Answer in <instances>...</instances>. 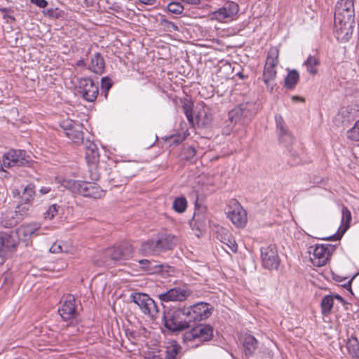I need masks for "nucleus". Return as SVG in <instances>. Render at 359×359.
<instances>
[{"label": "nucleus", "mask_w": 359, "mask_h": 359, "mask_svg": "<svg viewBox=\"0 0 359 359\" xmlns=\"http://www.w3.org/2000/svg\"><path fill=\"white\" fill-rule=\"evenodd\" d=\"M354 27V8L352 0H340L335 6L334 34L341 43L348 42Z\"/></svg>", "instance_id": "nucleus-1"}, {"label": "nucleus", "mask_w": 359, "mask_h": 359, "mask_svg": "<svg viewBox=\"0 0 359 359\" xmlns=\"http://www.w3.org/2000/svg\"><path fill=\"white\" fill-rule=\"evenodd\" d=\"M165 327L172 331H181L189 327L184 308L169 309L163 312Z\"/></svg>", "instance_id": "nucleus-2"}, {"label": "nucleus", "mask_w": 359, "mask_h": 359, "mask_svg": "<svg viewBox=\"0 0 359 359\" xmlns=\"http://www.w3.org/2000/svg\"><path fill=\"white\" fill-rule=\"evenodd\" d=\"M31 162V156L25 150L11 149L3 155L0 167L4 171V168L29 166Z\"/></svg>", "instance_id": "nucleus-3"}, {"label": "nucleus", "mask_w": 359, "mask_h": 359, "mask_svg": "<svg viewBox=\"0 0 359 359\" xmlns=\"http://www.w3.org/2000/svg\"><path fill=\"white\" fill-rule=\"evenodd\" d=\"M251 107L248 103H243L229 111L228 127L230 130H233L236 124L243 126L251 120L252 116Z\"/></svg>", "instance_id": "nucleus-4"}, {"label": "nucleus", "mask_w": 359, "mask_h": 359, "mask_svg": "<svg viewBox=\"0 0 359 359\" xmlns=\"http://www.w3.org/2000/svg\"><path fill=\"white\" fill-rule=\"evenodd\" d=\"M184 309L190 327L191 323H196L208 318L212 314V307L208 303L201 302Z\"/></svg>", "instance_id": "nucleus-5"}, {"label": "nucleus", "mask_w": 359, "mask_h": 359, "mask_svg": "<svg viewBox=\"0 0 359 359\" xmlns=\"http://www.w3.org/2000/svg\"><path fill=\"white\" fill-rule=\"evenodd\" d=\"M213 337V327L209 324H198L183 334L184 342L198 339L199 341H208Z\"/></svg>", "instance_id": "nucleus-6"}, {"label": "nucleus", "mask_w": 359, "mask_h": 359, "mask_svg": "<svg viewBox=\"0 0 359 359\" xmlns=\"http://www.w3.org/2000/svg\"><path fill=\"white\" fill-rule=\"evenodd\" d=\"M133 302L140 307V310L152 318H156L158 313V306L155 302L147 294L135 293L130 296Z\"/></svg>", "instance_id": "nucleus-7"}, {"label": "nucleus", "mask_w": 359, "mask_h": 359, "mask_svg": "<svg viewBox=\"0 0 359 359\" xmlns=\"http://www.w3.org/2000/svg\"><path fill=\"white\" fill-rule=\"evenodd\" d=\"M66 136L74 144H80L83 141V126L79 121L73 120L63 121L61 123Z\"/></svg>", "instance_id": "nucleus-8"}, {"label": "nucleus", "mask_w": 359, "mask_h": 359, "mask_svg": "<svg viewBox=\"0 0 359 359\" xmlns=\"http://www.w3.org/2000/svg\"><path fill=\"white\" fill-rule=\"evenodd\" d=\"M262 265L265 269H277L280 265V259L278 255L276 246L271 244L263 246L260 249Z\"/></svg>", "instance_id": "nucleus-9"}, {"label": "nucleus", "mask_w": 359, "mask_h": 359, "mask_svg": "<svg viewBox=\"0 0 359 359\" xmlns=\"http://www.w3.org/2000/svg\"><path fill=\"white\" fill-rule=\"evenodd\" d=\"M227 217L238 228L245 226L247 222V213L241 204L235 199L230 201Z\"/></svg>", "instance_id": "nucleus-10"}, {"label": "nucleus", "mask_w": 359, "mask_h": 359, "mask_svg": "<svg viewBox=\"0 0 359 359\" xmlns=\"http://www.w3.org/2000/svg\"><path fill=\"white\" fill-rule=\"evenodd\" d=\"M79 93L88 102L95 101L98 95V86L91 79L81 78L79 80Z\"/></svg>", "instance_id": "nucleus-11"}, {"label": "nucleus", "mask_w": 359, "mask_h": 359, "mask_svg": "<svg viewBox=\"0 0 359 359\" xmlns=\"http://www.w3.org/2000/svg\"><path fill=\"white\" fill-rule=\"evenodd\" d=\"M239 11L237 4L233 1H228L224 5L215 11L213 18L219 22H227L233 20Z\"/></svg>", "instance_id": "nucleus-12"}, {"label": "nucleus", "mask_w": 359, "mask_h": 359, "mask_svg": "<svg viewBox=\"0 0 359 359\" xmlns=\"http://www.w3.org/2000/svg\"><path fill=\"white\" fill-rule=\"evenodd\" d=\"M76 308L75 298L72 294H69L61 301V306L58 309V312L65 320H67L76 316Z\"/></svg>", "instance_id": "nucleus-13"}, {"label": "nucleus", "mask_w": 359, "mask_h": 359, "mask_svg": "<svg viewBox=\"0 0 359 359\" xmlns=\"http://www.w3.org/2000/svg\"><path fill=\"white\" fill-rule=\"evenodd\" d=\"M133 253V248L129 244H123L120 246L108 249L106 255L110 257L113 263L128 259Z\"/></svg>", "instance_id": "nucleus-14"}, {"label": "nucleus", "mask_w": 359, "mask_h": 359, "mask_svg": "<svg viewBox=\"0 0 359 359\" xmlns=\"http://www.w3.org/2000/svg\"><path fill=\"white\" fill-rule=\"evenodd\" d=\"M191 292L184 287H174L166 292L159 294V299L163 302L178 301L182 302L187 299Z\"/></svg>", "instance_id": "nucleus-15"}, {"label": "nucleus", "mask_w": 359, "mask_h": 359, "mask_svg": "<svg viewBox=\"0 0 359 359\" xmlns=\"http://www.w3.org/2000/svg\"><path fill=\"white\" fill-rule=\"evenodd\" d=\"M334 250V248L332 245L316 244V266L325 265Z\"/></svg>", "instance_id": "nucleus-16"}, {"label": "nucleus", "mask_w": 359, "mask_h": 359, "mask_svg": "<svg viewBox=\"0 0 359 359\" xmlns=\"http://www.w3.org/2000/svg\"><path fill=\"white\" fill-rule=\"evenodd\" d=\"M351 219L352 217L350 210L348 209V208L343 206L341 208V224L339 227L337 232L330 236L329 238H327V239L332 241L340 240L345 232L348 229Z\"/></svg>", "instance_id": "nucleus-17"}, {"label": "nucleus", "mask_w": 359, "mask_h": 359, "mask_svg": "<svg viewBox=\"0 0 359 359\" xmlns=\"http://www.w3.org/2000/svg\"><path fill=\"white\" fill-rule=\"evenodd\" d=\"M63 186L71 190L72 192L78 193L83 196H86L89 187L91 182L80 180H64Z\"/></svg>", "instance_id": "nucleus-18"}, {"label": "nucleus", "mask_w": 359, "mask_h": 359, "mask_svg": "<svg viewBox=\"0 0 359 359\" xmlns=\"http://www.w3.org/2000/svg\"><path fill=\"white\" fill-rule=\"evenodd\" d=\"M105 63L104 58L99 53H95L90 59V64L88 69L96 74H102L104 72Z\"/></svg>", "instance_id": "nucleus-19"}, {"label": "nucleus", "mask_w": 359, "mask_h": 359, "mask_svg": "<svg viewBox=\"0 0 359 359\" xmlns=\"http://www.w3.org/2000/svg\"><path fill=\"white\" fill-rule=\"evenodd\" d=\"M158 248L160 251H165L172 249L177 241V238L171 234L161 235L158 238Z\"/></svg>", "instance_id": "nucleus-20"}, {"label": "nucleus", "mask_w": 359, "mask_h": 359, "mask_svg": "<svg viewBox=\"0 0 359 359\" xmlns=\"http://www.w3.org/2000/svg\"><path fill=\"white\" fill-rule=\"evenodd\" d=\"M263 81L266 86L267 88L270 90H273L274 86L276 85L275 79L276 77V68L264 67L263 72Z\"/></svg>", "instance_id": "nucleus-21"}, {"label": "nucleus", "mask_w": 359, "mask_h": 359, "mask_svg": "<svg viewBox=\"0 0 359 359\" xmlns=\"http://www.w3.org/2000/svg\"><path fill=\"white\" fill-rule=\"evenodd\" d=\"M141 267L149 273H158L163 270V265L158 264L156 261L141 259L139 261Z\"/></svg>", "instance_id": "nucleus-22"}, {"label": "nucleus", "mask_w": 359, "mask_h": 359, "mask_svg": "<svg viewBox=\"0 0 359 359\" xmlns=\"http://www.w3.org/2000/svg\"><path fill=\"white\" fill-rule=\"evenodd\" d=\"M31 205L30 204L20 201V203L15 208V215L13 216V219L15 220L14 224L21 222L29 214Z\"/></svg>", "instance_id": "nucleus-23"}, {"label": "nucleus", "mask_w": 359, "mask_h": 359, "mask_svg": "<svg viewBox=\"0 0 359 359\" xmlns=\"http://www.w3.org/2000/svg\"><path fill=\"white\" fill-rule=\"evenodd\" d=\"M140 251L144 255H155L161 252L157 239L150 240L142 243Z\"/></svg>", "instance_id": "nucleus-24"}, {"label": "nucleus", "mask_w": 359, "mask_h": 359, "mask_svg": "<svg viewBox=\"0 0 359 359\" xmlns=\"http://www.w3.org/2000/svg\"><path fill=\"white\" fill-rule=\"evenodd\" d=\"M86 158L88 163H94L99 159V151L96 144L87 142L86 145Z\"/></svg>", "instance_id": "nucleus-25"}, {"label": "nucleus", "mask_w": 359, "mask_h": 359, "mask_svg": "<svg viewBox=\"0 0 359 359\" xmlns=\"http://www.w3.org/2000/svg\"><path fill=\"white\" fill-rule=\"evenodd\" d=\"M257 341L252 335H245L243 339V348L246 355H252L257 348Z\"/></svg>", "instance_id": "nucleus-26"}, {"label": "nucleus", "mask_w": 359, "mask_h": 359, "mask_svg": "<svg viewBox=\"0 0 359 359\" xmlns=\"http://www.w3.org/2000/svg\"><path fill=\"white\" fill-rule=\"evenodd\" d=\"M275 119L280 138L283 141L291 140V135L287 132L283 117L280 115H276Z\"/></svg>", "instance_id": "nucleus-27"}, {"label": "nucleus", "mask_w": 359, "mask_h": 359, "mask_svg": "<svg viewBox=\"0 0 359 359\" xmlns=\"http://www.w3.org/2000/svg\"><path fill=\"white\" fill-rule=\"evenodd\" d=\"M352 114L351 109L348 107H341L334 118V121L336 125H340L345 122L349 121L351 118Z\"/></svg>", "instance_id": "nucleus-28"}, {"label": "nucleus", "mask_w": 359, "mask_h": 359, "mask_svg": "<svg viewBox=\"0 0 359 359\" xmlns=\"http://www.w3.org/2000/svg\"><path fill=\"white\" fill-rule=\"evenodd\" d=\"M278 55L279 50L276 47L271 48L268 52L264 67L276 68L279 62Z\"/></svg>", "instance_id": "nucleus-29"}, {"label": "nucleus", "mask_w": 359, "mask_h": 359, "mask_svg": "<svg viewBox=\"0 0 359 359\" xmlns=\"http://www.w3.org/2000/svg\"><path fill=\"white\" fill-rule=\"evenodd\" d=\"M348 353L354 358L359 359V341L355 337H351L346 343Z\"/></svg>", "instance_id": "nucleus-30"}, {"label": "nucleus", "mask_w": 359, "mask_h": 359, "mask_svg": "<svg viewBox=\"0 0 359 359\" xmlns=\"http://www.w3.org/2000/svg\"><path fill=\"white\" fill-rule=\"evenodd\" d=\"M34 194V186L29 184L24 189L20 197V201L32 205Z\"/></svg>", "instance_id": "nucleus-31"}, {"label": "nucleus", "mask_w": 359, "mask_h": 359, "mask_svg": "<svg viewBox=\"0 0 359 359\" xmlns=\"http://www.w3.org/2000/svg\"><path fill=\"white\" fill-rule=\"evenodd\" d=\"M299 73L296 70L290 71L285 79V86L287 88L292 89L299 81Z\"/></svg>", "instance_id": "nucleus-32"}, {"label": "nucleus", "mask_w": 359, "mask_h": 359, "mask_svg": "<svg viewBox=\"0 0 359 359\" xmlns=\"http://www.w3.org/2000/svg\"><path fill=\"white\" fill-rule=\"evenodd\" d=\"M334 297L332 295H327L323 297L321 302V311L323 316H327L330 313L333 307Z\"/></svg>", "instance_id": "nucleus-33"}, {"label": "nucleus", "mask_w": 359, "mask_h": 359, "mask_svg": "<svg viewBox=\"0 0 359 359\" xmlns=\"http://www.w3.org/2000/svg\"><path fill=\"white\" fill-rule=\"evenodd\" d=\"M181 351V346L177 343H172L166 348L165 359H177V355Z\"/></svg>", "instance_id": "nucleus-34"}, {"label": "nucleus", "mask_w": 359, "mask_h": 359, "mask_svg": "<svg viewBox=\"0 0 359 359\" xmlns=\"http://www.w3.org/2000/svg\"><path fill=\"white\" fill-rule=\"evenodd\" d=\"M160 25L166 32H179L180 31V28H179L178 25H177L176 24H175L172 22L167 20L166 18L161 19Z\"/></svg>", "instance_id": "nucleus-35"}, {"label": "nucleus", "mask_w": 359, "mask_h": 359, "mask_svg": "<svg viewBox=\"0 0 359 359\" xmlns=\"http://www.w3.org/2000/svg\"><path fill=\"white\" fill-rule=\"evenodd\" d=\"M39 229L40 225L37 223H34L23 226L20 229V231L22 232L25 236H32Z\"/></svg>", "instance_id": "nucleus-36"}, {"label": "nucleus", "mask_w": 359, "mask_h": 359, "mask_svg": "<svg viewBox=\"0 0 359 359\" xmlns=\"http://www.w3.org/2000/svg\"><path fill=\"white\" fill-rule=\"evenodd\" d=\"M103 196V191L97 186L95 183L90 184L89 187L86 197H91L93 198H100Z\"/></svg>", "instance_id": "nucleus-37"}, {"label": "nucleus", "mask_w": 359, "mask_h": 359, "mask_svg": "<svg viewBox=\"0 0 359 359\" xmlns=\"http://www.w3.org/2000/svg\"><path fill=\"white\" fill-rule=\"evenodd\" d=\"M187 205V200L184 198L179 197L173 201L172 208L177 212H183L186 210Z\"/></svg>", "instance_id": "nucleus-38"}, {"label": "nucleus", "mask_w": 359, "mask_h": 359, "mask_svg": "<svg viewBox=\"0 0 359 359\" xmlns=\"http://www.w3.org/2000/svg\"><path fill=\"white\" fill-rule=\"evenodd\" d=\"M67 245L61 241L54 243L50 248V252L52 253L67 252Z\"/></svg>", "instance_id": "nucleus-39"}, {"label": "nucleus", "mask_w": 359, "mask_h": 359, "mask_svg": "<svg viewBox=\"0 0 359 359\" xmlns=\"http://www.w3.org/2000/svg\"><path fill=\"white\" fill-rule=\"evenodd\" d=\"M311 255L314 256V248L312 246H310L303 257V261L311 268H312L313 264V258L311 257Z\"/></svg>", "instance_id": "nucleus-40"}, {"label": "nucleus", "mask_w": 359, "mask_h": 359, "mask_svg": "<svg viewBox=\"0 0 359 359\" xmlns=\"http://www.w3.org/2000/svg\"><path fill=\"white\" fill-rule=\"evenodd\" d=\"M169 12L174 14H180L184 10L183 6L180 3L171 2L168 5Z\"/></svg>", "instance_id": "nucleus-41"}, {"label": "nucleus", "mask_w": 359, "mask_h": 359, "mask_svg": "<svg viewBox=\"0 0 359 359\" xmlns=\"http://www.w3.org/2000/svg\"><path fill=\"white\" fill-rule=\"evenodd\" d=\"M58 211V206L56 204L50 205L43 213L46 219H52Z\"/></svg>", "instance_id": "nucleus-42"}, {"label": "nucleus", "mask_w": 359, "mask_h": 359, "mask_svg": "<svg viewBox=\"0 0 359 359\" xmlns=\"http://www.w3.org/2000/svg\"><path fill=\"white\" fill-rule=\"evenodd\" d=\"M347 137L353 141H359V128L357 125L355 124L353 127L348 130Z\"/></svg>", "instance_id": "nucleus-43"}, {"label": "nucleus", "mask_w": 359, "mask_h": 359, "mask_svg": "<svg viewBox=\"0 0 359 359\" xmlns=\"http://www.w3.org/2000/svg\"><path fill=\"white\" fill-rule=\"evenodd\" d=\"M8 246L4 243V239L0 236V265H2L6 260V255Z\"/></svg>", "instance_id": "nucleus-44"}, {"label": "nucleus", "mask_w": 359, "mask_h": 359, "mask_svg": "<svg viewBox=\"0 0 359 359\" xmlns=\"http://www.w3.org/2000/svg\"><path fill=\"white\" fill-rule=\"evenodd\" d=\"M303 65L305 67L307 72L314 74V57L313 56L309 55Z\"/></svg>", "instance_id": "nucleus-45"}, {"label": "nucleus", "mask_w": 359, "mask_h": 359, "mask_svg": "<svg viewBox=\"0 0 359 359\" xmlns=\"http://www.w3.org/2000/svg\"><path fill=\"white\" fill-rule=\"evenodd\" d=\"M184 112L189 123H194V117L192 114V107L191 104H185L183 106Z\"/></svg>", "instance_id": "nucleus-46"}, {"label": "nucleus", "mask_w": 359, "mask_h": 359, "mask_svg": "<svg viewBox=\"0 0 359 359\" xmlns=\"http://www.w3.org/2000/svg\"><path fill=\"white\" fill-rule=\"evenodd\" d=\"M102 89L105 91H108L112 86V83L108 77H103L101 79Z\"/></svg>", "instance_id": "nucleus-47"}, {"label": "nucleus", "mask_w": 359, "mask_h": 359, "mask_svg": "<svg viewBox=\"0 0 359 359\" xmlns=\"http://www.w3.org/2000/svg\"><path fill=\"white\" fill-rule=\"evenodd\" d=\"M185 154H186V158H192L195 156L196 154V151L194 147H188L185 149Z\"/></svg>", "instance_id": "nucleus-48"}, {"label": "nucleus", "mask_w": 359, "mask_h": 359, "mask_svg": "<svg viewBox=\"0 0 359 359\" xmlns=\"http://www.w3.org/2000/svg\"><path fill=\"white\" fill-rule=\"evenodd\" d=\"M225 244L231 250V252H236L237 251L238 245L234 240L228 239V243Z\"/></svg>", "instance_id": "nucleus-49"}, {"label": "nucleus", "mask_w": 359, "mask_h": 359, "mask_svg": "<svg viewBox=\"0 0 359 359\" xmlns=\"http://www.w3.org/2000/svg\"><path fill=\"white\" fill-rule=\"evenodd\" d=\"M31 1L40 8H45L48 4L45 0H31Z\"/></svg>", "instance_id": "nucleus-50"}, {"label": "nucleus", "mask_w": 359, "mask_h": 359, "mask_svg": "<svg viewBox=\"0 0 359 359\" xmlns=\"http://www.w3.org/2000/svg\"><path fill=\"white\" fill-rule=\"evenodd\" d=\"M90 179L93 180V181H97L99 180L100 178V175L99 173L97 172L96 169H95L94 171L93 170H90Z\"/></svg>", "instance_id": "nucleus-51"}, {"label": "nucleus", "mask_w": 359, "mask_h": 359, "mask_svg": "<svg viewBox=\"0 0 359 359\" xmlns=\"http://www.w3.org/2000/svg\"><path fill=\"white\" fill-rule=\"evenodd\" d=\"M144 359H162V358L158 354L149 353L146 356H144Z\"/></svg>", "instance_id": "nucleus-52"}, {"label": "nucleus", "mask_w": 359, "mask_h": 359, "mask_svg": "<svg viewBox=\"0 0 359 359\" xmlns=\"http://www.w3.org/2000/svg\"><path fill=\"white\" fill-rule=\"evenodd\" d=\"M21 193H20V191L17 189H14L12 190V196L13 198H20L21 197Z\"/></svg>", "instance_id": "nucleus-53"}, {"label": "nucleus", "mask_w": 359, "mask_h": 359, "mask_svg": "<svg viewBox=\"0 0 359 359\" xmlns=\"http://www.w3.org/2000/svg\"><path fill=\"white\" fill-rule=\"evenodd\" d=\"M50 191V189L49 187H43L40 189L39 192L41 194H48Z\"/></svg>", "instance_id": "nucleus-54"}, {"label": "nucleus", "mask_w": 359, "mask_h": 359, "mask_svg": "<svg viewBox=\"0 0 359 359\" xmlns=\"http://www.w3.org/2000/svg\"><path fill=\"white\" fill-rule=\"evenodd\" d=\"M139 1L145 5H153L155 0H139Z\"/></svg>", "instance_id": "nucleus-55"}, {"label": "nucleus", "mask_w": 359, "mask_h": 359, "mask_svg": "<svg viewBox=\"0 0 359 359\" xmlns=\"http://www.w3.org/2000/svg\"><path fill=\"white\" fill-rule=\"evenodd\" d=\"M182 1L189 4L197 5V4H200V0H182Z\"/></svg>", "instance_id": "nucleus-56"}, {"label": "nucleus", "mask_w": 359, "mask_h": 359, "mask_svg": "<svg viewBox=\"0 0 359 359\" xmlns=\"http://www.w3.org/2000/svg\"><path fill=\"white\" fill-rule=\"evenodd\" d=\"M203 114H204L205 117L207 116V114H206V112L205 111V110H203V111H200L198 113V114L196 116V118H198V121L201 120Z\"/></svg>", "instance_id": "nucleus-57"}, {"label": "nucleus", "mask_w": 359, "mask_h": 359, "mask_svg": "<svg viewBox=\"0 0 359 359\" xmlns=\"http://www.w3.org/2000/svg\"><path fill=\"white\" fill-rule=\"evenodd\" d=\"M76 65L77 67H81V66H85L86 65V63H85V61L83 60H79L77 61Z\"/></svg>", "instance_id": "nucleus-58"}, {"label": "nucleus", "mask_w": 359, "mask_h": 359, "mask_svg": "<svg viewBox=\"0 0 359 359\" xmlns=\"http://www.w3.org/2000/svg\"><path fill=\"white\" fill-rule=\"evenodd\" d=\"M84 1L87 6H93L95 2V0H84Z\"/></svg>", "instance_id": "nucleus-59"}, {"label": "nucleus", "mask_w": 359, "mask_h": 359, "mask_svg": "<svg viewBox=\"0 0 359 359\" xmlns=\"http://www.w3.org/2000/svg\"><path fill=\"white\" fill-rule=\"evenodd\" d=\"M292 100L293 101H297V100H299V101H302H302H304V99H303V98H302V97H299V96H296V95L293 96V97H292Z\"/></svg>", "instance_id": "nucleus-60"}, {"label": "nucleus", "mask_w": 359, "mask_h": 359, "mask_svg": "<svg viewBox=\"0 0 359 359\" xmlns=\"http://www.w3.org/2000/svg\"><path fill=\"white\" fill-rule=\"evenodd\" d=\"M333 297L339 299L341 302L343 301V298L341 296L338 295V294H336V295L333 296Z\"/></svg>", "instance_id": "nucleus-61"}, {"label": "nucleus", "mask_w": 359, "mask_h": 359, "mask_svg": "<svg viewBox=\"0 0 359 359\" xmlns=\"http://www.w3.org/2000/svg\"><path fill=\"white\" fill-rule=\"evenodd\" d=\"M48 13H53V9H48ZM51 15H53V13H51Z\"/></svg>", "instance_id": "nucleus-62"}]
</instances>
